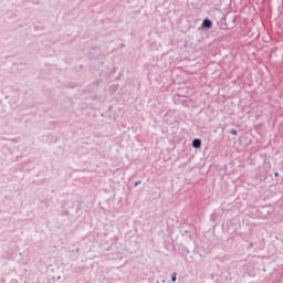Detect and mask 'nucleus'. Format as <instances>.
<instances>
[{"label": "nucleus", "mask_w": 283, "mask_h": 283, "mask_svg": "<svg viewBox=\"0 0 283 283\" xmlns=\"http://www.w3.org/2000/svg\"><path fill=\"white\" fill-rule=\"evenodd\" d=\"M240 219L238 218H232L227 220L221 229H222V233H228L229 235H233L234 233H238V231H240Z\"/></svg>", "instance_id": "nucleus-1"}, {"label": "nucleus", "mask_w": 283, "mask_h": 283, "mask_svg": "<svg viewBox=\"0 0 283 283\" xmlns=\"http://www.w3.org/2000/svg\"><path fill=\"white\" fill-rule=\"evenodd\" d=\"M211 28H213V21L209 18H205L201 25L198 28V32H209Z\"/></svg>", "instance_id": "nucleus-2"}, {"label": "nucleus", "mask_w": 283, "mask_h": 283, "mask_svg": "<svg viewBox=\"0 0 283 283\" xmlns=\"http://www.w3.org/2000/svg\"><path fill=\"white\" fill-rule=\"evenodd\" d=\"M220 218V210H214L211 214H210V222H213L212 226V233L213 235H216V228L218 227V219Z\"/></svg>", "instance_id": "nucleus-3"}, {"label": "nucleus", "mask_w": 283, "mask_h": 283, "mask_svg": "<svg viewBox=\"0 0 283 283\" xmlns=\"http://www.w3.org/2000/svg\"><path fill=\"white\" fill-rule=\"evenodd\" d=\"M266 172L265 171H258L254 175V180L255 182H264V180H266Z\"/></svg>", "instance_id": "nucleus-4"}, {"label": "nucleus", "mask_w": 283, "mask_h": 283, "mask_svg": "<svg viewBox=\"0 0 283 283\" xmlns=\"http://www.w3.org/2000/svg\"><path fill=\"white\" fill-rule=\"evenodd\" d=\"M260 218L265 220V218H269L271 216V210L268 207H262L259 209Z\"/></svg>", "instance_id": "nucleus-5"}, {"label": "nucleus", "mask_w": 283, "mask_h": 283, "mask_svg": "<svg viewBox=\"0 0 283 283\" xmlns=\"http://www.w3.org/2000/svg\"><path fill=\"white\" fill-rule=\"evenodd\" d=\"M231 258H233V255H231V254H223V255L217 256V260L219 262H221L222 264H227V262H231Z\"/></svg>", "instance_id": "nucleus-6"}, {"label": "nucleus", "mask_w": 283, "mask_h": 283, "mask_svg": "<svg viewBox=\"0 0 283 283\" xmlns=\"http://www.w3.org/2000/svg\"><path fill=\"white\" fill-rule=\"evenodd\" d=\"M218 27L220 28V30H231V28H229V24L227 23V17L221 18V20L218 22Z\"/></svg>", "instance_id": "nucleus-7"}, {"label": "nucleus", "mask_w": 283, "mask_h": 283, "mask_svg": "<svg viewBox=\"0 0 283 283\" xmlns=\"http://www.w3.org/2000/svg\"><path fill=\"white\" fill-rule=\"evenodd\" d=\"M191 147L193 149H201L202 148V139H200V138L192 139Z\"/></svg>", "instance_id": "nucleus-8"}, {"label": "nucleus", "mask_w": 283, "mask_h": 283, "mask_svg": "<svg viewBox=\"0 0 283 283\" xmlns=\"http://www.w3.org/2000/svg\"><path fill=\"white\" fill-rule=\"evenodd\" d=\"M189 253H190L189 248H187L185 245L179 247V255L181 258H187V255H189Z\"/></svg>", "instance_id": "nucleus-9"}, {"label": "nucleus", "mask_w": 283, "mask_h": 283, "mask_svg": "<svg viewBox=\"0 0 283 283\" xmlns=\"http://www.w3.org/2000/svg\"><path fill=\"white\" fill-rule=\"evenodd\" d=\"M180 233H181L182 238H189L190 241L193 240V234L191 233V230L181 229Z\"/></svg>", "instance_id": "nucleus-10"}, {"label": "nucleus", "mask_w": 283, "mask_h": 283, "mask_svg": "<svg viewBox=\"0 0 283 283\" xmlns=\"http://www.w3.org/2000/svg\"><path fill=\"white\" fill-rule=\"evenodd\" d=\"M177 105H182L184 107H189V99L182 97V98H178L175 102Z\"/></svg>", "instance_id": "nucleus-11"}, {"label": "nucleus", "mask_w": 283, "mask_h": 283, "mask_svg": "<svg viewBox=\"0 0 283 283\" xmlns=\"http://www.w3.org/2000/svg\"><path fill=\"white\" fill-rule=\"evenodd\" d=\"M262 169L265 174H269V171H271V161H269L268 159H264Z\"/></svg>", "instance_id": "nucleus-12"}, {"label": "nucleus", "mask_w": 283, "mask_h": 283, "mask_svg": "<svg viewBox=\"0 0 283 283\" xmlns=\"http://www.w3.org/2000/svg\"><path fill=\"white\" fill-rule=\"evenodd\" d=\"M60 216H62V218H70V216H72V214L70 213L69 210H62L60 212Z\"/></svg>", "instance_id": "nucleus-13"}, {"label": "nucleus", "mask_w": 283, "mask_h": 283, "mask_svg": "<svg viewBox=\"0 0 283 283\" xmlns=\"http://www.w3.org/2000/svg\"><path fill=\"white\" fill-rule=\"evenodd\" d=\"M82 210H83V202L80 200V201H77L75 213H78Z\"/></svg>", "instance_id": "nucleus-14"}, {"label": "nucleus", "mask_w": 283, "mask_h": 283, "mask_svg": "<svg viewBox=\"0 0 283 283\" xmlns=\"http://www.w3.org/2000/svg\"><path fill=\"white\" fill-rule=\"evenodd\" d=\"M177 280H178V272H172L171 282H177Z\"/></svg>", "instance_id": "nucleus-15"}, {"label": "nucleus", "mask_w": 283, "mask_h": 283, "mask_svg": "<svg viewBox=\"0 0 283 283\" xmlns=\"http://www.w3.org/2000/svg\"><path fill=\"white\" fill-rule=\"evenodd\" d=\"M228 134H231L232 136H238V129L232 128L228 132Z\"/></svg>", "instance_id": "nucleus-16"}, {"label": "nucleus", "mask_w": 283, "mask_h": 283, "mask_svg": "<svg viewBox=\"0 0 283 283\" xmlns=\"http://www.w3.org/2000/svg\"><path fill=\"white\" fill-rule=\"evenodd\" d=\"M251 249H253V243H249V245L247 247L248 251H251Z\"/></svg>", "instance_id": "nucleus-17"}, {"label": "nucleus", "mask_w": 283, "mask_h": 283, "mask_svg": "<svg viewBox=\"0 0 283 283\" xmlns=\"http://www.w3.org/2000/svg\"><path fill=\"white\" fill-rule=\"evenodd\" d=\"M142 182H143L142 180L135 181L134 187L135 188L138 187V185H140Z\"/></svg>", "instance_id": "nucleus-18"}, {"label": "nucleus", "mask_w": 283, "mask_h": 283, "mask_svg": "<svg viewBox=\"0 0 283 283\" xmlns=\"http://www.w3.org/2000/svg\"><path fill=\"white\" fill-rule=\"evenodd\" d=\"M274 176H275V178H280V172L275 171Z\"/></svg>", "instance_id": "nucleus-19"}, {"label": "nucleus", "mask_w": 283, "mask_h": 283, "mask_svg": "<svg viewBox=\"0 0 283 283\" xmlns=\"http://www.w3.org/2000/svg\"><path fill=\"white\" fill-rule=\"evenodd\" d=\"M10 283H19L17 280H11Z\"/></svg>", "instance_id": "nucleus-20"}, {"label": "nucleus", "mask_w": 283, "mask_h": 283, "mask_svg": "<svg viewBox=\"0 0 283 283\" xmlns=\"http://www.w3.org/2000/svg\"><path fill=\"white\" fill-rule=\"evenodd\" d=\"M71 209H74V203H72V207H71Z\"/></svg>", "instance_id": "nucleus-21"}, {"label": "nucleus", "mask_w": 283, "mask_h": 283, "mask_svg": "<svg viewBox=\"0 0 283 283\" xmlns=\"http://www.w3.org/2000/svg\"><path fill=\"white\" fill-rule=\"evenodd\" d=\"M243 269H247V265H243Z\"/></svg>", "instance_id": "nucleus-22"}, {"label": "nucleus", "mask_w": 283, "mask_h": 283, "mask_svg": "<svg viewBox=\"0 0 283 283\" xmlns=\"http://www.w3.org/2000/svg\"><path fill=\"white\" fill-rule=\"evenodd\" d=\"M57 280H61V276H57Z\"/></svg>", "instance_id": "nucleus-23"}]
</instances>
